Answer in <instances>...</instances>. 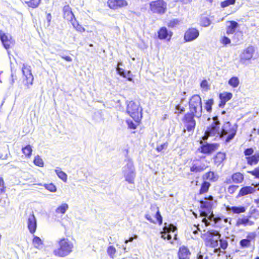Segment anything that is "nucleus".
<instances>
[{
    "instance_id": "obj_1",
    "label": "nucleus",
    "mask_w": 259,
    "mask_h": 259,
    "mask_svg": "<svg viewBox=\"0 0 259 259\" xmlns=\"http://www.w3.org/2000/svg\"><path fill=\"white\" fill-rule=\"evenodd\" d=\"M57 247L53 253L55 256L65 257L71 254L74 250L73 242L68 238L63 237L57 241Z\"/></svg>"
},
{
    "instance_id": "obj_2",
    "label": "nucleus",
    "mask_w": 259,
    "mask_h": 259,
    "mask_svg": "<svg viewBox=\"0 0 259 259\" xmlns=\"http://www.w3.org/2000/svg\"><path fill=\"white\" fill-rule=\"evenodd\" d=\"M199 211L201 217H206L217 205V201L212 195H207L199 200Z\"/></svg>"
},
{
    "instance_id": "obj_3",
    "label": "nucleus",
    "mask_w": 259,
    "mask_h": 259,
    "mask_svg": "<svg viewBox=\"0 0 259 259\" xmlns=\"http://www.w3.org/2000/svg\"><path fill=\"white\" fill-rule=\"evenodd\" d=\"M221 236L219 231L208 230L201 235L205 246L215 248L218 246L219 239Z\"/></svg>"
},
{
    "instance_id": "obj_4",
    "label": "nucleus",
    "mask_w": 259,
    "mask_h": 259,
    "mask_svg": "<svg viewBox=\"0 0 259 259\" xmlns=\"http://www.w3.org/2000/svg\"><path fill=\"white\" fill-rule=\"evenodd\" d=\"M198 115L187 112L185 113L181 118L182 124L183 126V132H188L193 133L196 126L195 117L199 118Z\"/></svg>"
},
{
    "instance_id": "obj_5",
    "label": "nucleus",
    "mask_w": 259,
    "mask_h": 259,
    "mask_svg": "<svg viewBox=\"0 0 259 259\" xmlns=\"http://www.w3.org/2000/svg\"><path fill=\"white\" fill-rule=\"evenodd\" d=\"M189 112L201 117L202 112V99L198 94L192 95L188 101Z\"/></svg>"
},
{
    "instance_id": "obj_6",
    "label": "nucleus",
    "mask_w": 259,
    "mask_h": 259,
    "mask_svg": "<svg viewBox=\"0 0 259 259\" xmlns=\"http://www.w3.org/2000/svg\"><path fill=\"white\" fill-rule=\"evenodd\" d=\"M237 125L232 124L229 121L225 122L220 134L221 137L226 138V142H228L232 139L236 134Z\"/></svg>"
},
{
    "instance_id": "obj_7",
    "label": "nucleus",
    "mask_w": 259,
    "mask_h": 259,
    "mask_svg": "<svg viewBox=\"0 0 259 259\" xmlns=\"http://www.w3.org/2000/svg\"><path fill=\"white\" fill-rule=\"evenodd\" d=\"M126 111L127 113L132 117L142 118V108L139 103L130 101L127 102Z\"/></svg>"
},
{
    "instance_id": "obj_8",
    "label": "nucleus",
    "mask_w": 259,
    "mask_h": 259,
    "mask_svg": "<svg viewBox=\"0 0 259 259\" xmlns=\"http://www.w3.org/2000/svg\"><path fill=\"white\" fill-rule=\"evenodd\" d=\"M145 217L151 223L158 224L159 225H161L162 224V217L158 207L151 206L150 209L145 214Z\"/></svg>"
},
{
    "instance_id": "obj_9",
    "label": "nucleus",
    "mask_w": 259,
    "mask_h": 259,
    "mask_svg": "<svg viewBox=\"0 0 259 259\" xmlns=\"http://www.w3.org/2000/svg\"><path fill=\"white\" fill-rule=\"evenodd\" d=\"M167 3L164 0H155L149 3V9L154 14L163 15L167 11Z\"/></svg>"
},
{
    "instance_id": "obj_10",
    "label": "nucleus",
    "mask_w": 259,
    "mask_h": 259,
    "mask_svg": "<svg viewBox=\"0 0 259 259\" xmlns=\"http://www.w3.org/2000/svg\"><path fill=\"white\" fill-rule=\"evenodd\" d=\"M21 71L22 73V82L24 85L28 89L33 84L34 80L31 66L27 64H23Z\"/></svg>"
},
{
    "instance_id": "obj_11",
    "label": "nucleus",
    "mask_w": 259,
    "mask_h": 259,
    "mask_svg": "<svg viewBox=\"0 0 259 259\" xmlns=\"http://www.w3.org/2000/svg\"><path fill=\"white\" fill-rule=\"evenodd\" d=\"M188 161H189V170L193 174L201 173L208 167V165L202 163L199 159H190Z\"/></svg>"
},
{
    "instance_id": "obj_12",
    "label": "nucleus",
    "mask_w": 259,
    "mask_h": 259,
    "mask_svg": "<svg viewBox=\"0 0 259 259\" xmlns=\"http://www.w3.org/2000/svg\"><path fill=\"white\" fill-rule=\"evenodd\" d=\"M201 145L198 149V150L202 154L206 155H210L212 153L217 151L220 146L218 143H208L207 142H203L200 141Z\"/></svg>"
},
{
    "instance_id": "obj_13",
    "label": "nucleus",
    "mask_w": 259,
    "mask_h": 259,
    "mask_svg": "<svg viewBox=\"0 0 259 259\" xmlns=\"http://www.w3.org/2000/svg\"><path fill=\"white\" fill-rule=\"evenodd\" d=\"M253 152L254 150L252 148H247L244 151L247 163L249 165H256L259 162V151L253 154Z\"/></svg>"
},
{
    "instance_id": "obj_14",
    "label": "nucleus",
    "mask_w": 259,
    "mask_h": 259,
    "mask_svg": "<svg viewBox=\"0 0 259 259\" xmlns=\"http://www.w3.org/2000/svg\"><path fill=\"white\" fill-rule=\"evenodd\" d=\"M254 52V47L252 45H249L242 51L240 56V62L244 64L250 61L253 58Z\"/></svg>"
},
{
    "instance_id": "obj_15",
    "label": "nucleus",
    "mask_w": 259,
    "mask_h": 259,
    "mask_svg": "<svg viewBox=\"0 0 259 259\" xmlns=\"http://www.w3.org/2000/svg\"><path fill=\"white\" fill-rule=\"evenodd\" d=\"M107 6L111 10L122 9L128 6L127 0H107Z\"/></svg>"
},
{
    "instance_id": "obj_16",
    "label": "nucleus",
    "mask_w": 259,
    "mask_h": 259,
    "mask_svg": "<svg viewBox=\"0 0 259 259\" xmlns=\"http://www.w3.org/2000/svg\"><path fill=\"white\" fill-rule=\"evenodd\" d=\"M213 122L207 127V133L211 134V136L219 135L220 133V127L221 123L217 116L212 118Z\"/></svg>"
},
{
    "instance_id": "obj_17",
    "label": "nucleus",
    "mask_w": 259,
    "mask_h": 259,
    "mask_svg": "<svg viewBox=\"0 0 259 259\" xmlns=\"http://www.w3.org/2000/svg\"><path fill=\"white\" fill-rule=\"evenodd\" d=\"M257 235L255 232H249L247 234L246 238L241 239L239 241V245L242 248H248L251 246V242H254Z\"/></svg>"
},
{
    "instance_id": "obj_18",
    "label": "nucleus",
    "mask_w": 259,
    "mask_h": 259,
    "mask_svg": "<svg viewBox=\"0 0 259 259\" xmlns=\"http://www.w3.org/2000/svg\"><path fill=\"white\" fill-rule=\"evenodd\" d=\"M244 181V176L243 174L239 171H237L233 173L230 178L227 179L224 183L226 184H230L231 183L239 184H241Z\"/></svg>"
},
{
    "instance_id": "obj_19",
    "label": "nucleus",
    "mask_w": 259,
    "mask_h": 259,
    "mask_svg": "<svg viewBox=\"0 0 259 259\" xmlns=\"http://www.w3.org/2000/svg\"><path fill=\"white\" fill-rule=\"evenodd\" d=\"M199 35V31L196 28L191 27L185 31L184 35L185 42H189L196 39Z\"/></svg>"
},
{
    "instance_id": "obj_20",
    "label": "nucleus",
    "mask_w": 259,
    "mask_h": 259,
    "mask_svg": "<svg viewBox=\"0 0 259 259\" xmlns=\"http://www.w3.org/2000/svg\"><path fill=\"white\" fill-rule=\"evenodd\" d=\"M0 39L4 48L7 50L14 45L15 41L12 37L4 33L2 30H0Z\"/></svg>"
},
{
    "instance_id": "obj_21",
    "label": "nucleus",
    "mask_w": 259,
    "mask_h": 259,
    "mask_svg": "<svg viewBox=\"0 0 259 259\" xmlns=\"http://www.w3.org/2000/svg\"><path fill=\"white\" fill-rule=\"evenodd\" d=\"M27 226L29 232L31 234H34L37 229V221L33 212H31L28 217Z\"/></svg>"
},
{
    "instance_id": "obj_22",
    "label": "nucleus",
    "mask_w": 259,
    "mask_h": 259,
    "mask_svg": "<svg viewBox=\"0 0 259 259\" xmlns=\"http://www.w3.org/2000/svg\"><path fill=\"white\" fill-rule=\"evenodd\" d=\"M256 191L254 187L251 186H243L239 189L238 193L236 194L235 198L239 199L245 196L253 194Z\"/></svg>"
},
{
    "instance_id": "obj_23",
    "label": "nucleus",
    "mask_w": 259,
    "mask_h": 259,
    "mask_svg": "<svg viewBox=\"0 0 259 259\" xmlns=\"http://www.w3.org/2000/svg\"><path fill=\"white\" fill-rule=\"evenodd\" d=\"M172 35L173 32L168 30L164 26L160 27L157 31V37L160 40H166L168 41L171 39Z\"/></svg>"
},
{
    "instance_id": "obj_24",
    "label": "nucleus",
    "mask_w": 259,
    "mask_h": 259,
    "mask_svg": "<svg viewBox=\"0 0 259 259\" xmlns=\"http://www.w3.org/2000/svg\"><path fill=\"white\" fill-rule=\"evenodd\" d=\"M251 218L250 216L248 215H242L241 218H239L236 222V226L240 227H247V226H252L254 225V222L250 220Z\"/></svg>"
},
{
    "instance_id": "obj_25",
    "label": "nucleus",
    "mask_w": 259,
    "mask_h": 259,
    "mask_svg": "<svg viewBox=\"0 0 259 259\" xmlns=\"http://www.w3.org/2000/svg\"><path fill=\"white\" fill-rule=\"evenodd\" d=\"M220 101L219 107L224 108L227 102L230 100L233 97V94L230 92H224L219 94Z\"/></svg>"
},
{
    "instance_id": "obj_26",
    "label": "nucleus",
    "mask_w": 259,
    "mask_h": 259,
    "mask_svg": "<svg viewBox=\"0 0 259 259\" xmlns=\"http://www.w3.org/2000/svg\"><path fill=\"white\" fill-rule=\"evenodd\" d=\"M177 255L179 259H190L191 252L187 246L182 245L179 247Z\"/></svg>"
},
{
    "instance_id": "obj_27",
    "label": "nucleus",
    "mask_w": 259,
    "mask_h": 259,
    "mask_svg": "<svg viewBox=\"0 0 259 259\" xmlns=\"http://www.w3.org/2000/svg\"><path fill=\"white\" fill-rule=\"evenodd\" d=\"M63 17L66 20L72 22L75 19L71 8L69 5H65L63 8Z\"/></svg>"
},
{
    "instance_id": "obj_28",
    "label": "nucleus",
    "mask_w": 259,
    "mask_h": 259,
    "mask_svg": "<svg viewBox=\"0 0 259 259\" xmlns=\"http://www.w3.org/2000/svg\"><path fill=\"white\" fill-rule=\"evenodd\" d=\"M219 175L212 170H209L205 172L202 176L203 180L208 181L210 183L217 182L219 180Z\"/></svg>"
},
{
    "instance_id": "obj_29",
    "label": "nucleus",
    "mask_w": 259,
    "mask_h": 259,
    "mask_svg": "<svg viewBox=\"0 0 259 259\" xmlns=\"http://www.w3.org/2000/svg\"><path fill=\"white\" fill-rule=\"evenodd\" d=\"M226 158V154L225 152H218L213 157V163L215 165L219 166L223 164Z\"/></svg>"
},
{
    "instance_id": "obj_30",
    "label": "nucleus",
    "mask_w": 259,
    "mask_h": 259,
    "mask_svg": "<svg viewBox=\"0 0 259 259\" xmlns=\"http://www.w3.org/2000/svg\"><path fill=\"white\" fill-rule=\"evenodd\" d=\"M211 186L209 182L206 180H203L199 185V189L198 191V195L205 194L208 192Z\"/></svg>"
},
{
    "instance_id": "obj_31",
    "label": "nucleus",
    "mask_w": 259,
    "mask_h": 259,
    "mask_svg": "<svg viewBox=\"0 0 259 259\" xmlns=\"http://www.w3.org/2000/svg\"><path fill=\"white\" fill-rule=\"evenodd\" d=\"M134 121L131 119H126L125 122L127 125L128 128L131 130H135L141 123V118H132Z\"/></svg>"
},
{
    "instance_id": "obj_32",
    "label": "nucleus",
    "mask_w": 259,
    "mask_h": 259,
    "mask_svg": "<svg viewBox=\"0 0 259 259\" xmlns=\"http://www.w3.org/2000/svg\"><path fill=\"white\" fill-rule=\"evenodd\" d=\"M227 209L228 210H230L233 214H237L244 213L246 210V207L243 205L232 206H228L227 207Z\"/></svg>"
},
{
    "instance_id": "obj_33",
    "label": "nucleus",
    "mask_w": 259,
    "mask_h": 259,
    "mask_svg": "<svg viewBox=\"0 0 259 259\" xmlns=\"http://www.w3.org/2000/svg\"><path fill=\"white\" fill-rule=\"evenodd\" d=\"M214 101L213 98H209L204 101V108L208 113H210L212 111V106Z\"/></svg>"
},
{
    "instance_id": "obj_34",
    "label": "nucleus",
    "mask_w": 259,
    "mask_h": 259,
    "mask_svg": "<svg viewBox=\"0 0 259 259\" xmlns=\"http://www.w3.org/2000/svg\"><path fill=\"white\" fill-rule=\"evenodd\" d=\"M229 22L230 25L227 27L226 33L230 35L235 32L236 28L238 26V24L235 21H230Z\"/></svg>"
},
{
    "instance_id": "obj_35",
    "label": "nucleus",
    "mask_w": 259,
    "mask_h": 259,
    "mask_svg": "<svg viewBox=\"0 0 259 259\" xmlns=\"http://www.w3.org/2000/svg\"><path fill=\"white\" fill-rule=\"evenodd\" d=\"M22 152L26 158H29L32 155V147L30 145L25 146L22 148Z\"/></svg>"
},
{
    "instance_id": "obj_36",
    "label": "nucleus",
    "mask_w": 259,
    "mask_h": 259,
    "mask_svg": "<svg viewBox=\"0 0 259 259\" xmlns=\"http://www.w3.org/2000/svg\"><path fill=\"white\" fill-rule=\"evenodd\" d=\"M32 242L34 247L37 249H40L44 244L42 240L37 236H34Z\"/></svg>"
},
{
    "instance_id": "obj_37",
    "label": "nucleus",
    "mask_w": 259,
    "mask_h": 259,
    "mask_svg": "<svg viewBox=\"0 0 259 259\" xmlns=\"http://www.w3.org/2000/svg\"><path fill=\"white\" fill-rule=\"evenodd\" d=\"M73 26V28L78 32L82 33L85 31V28L80 24L78 21H76V19L70 22Z\"/></svg>"
},
{
    "instance_id": "obj_38",
    "label": "nucleus",
    "mask_w": 259,
    "mask_h": 259,
    "mask_svg": "<svg viewBox=\"0 0 259 259\" xmlns=\"http://www.w3.org/2000/svg\"><path fill=\"white\" fill-rule=\"evenodd\" d=\"M248 215L256 220L259 217V210L256 207L251 206L248 213Z\"/></svg>"
},
{
    "instance_id": "obj_39",
    "label": "nucleus",
    "mask_w": 259,
    "mask_h": 259,
    "mask_svg": "<svg viewBox=\"0 0 259 259\" xmlns=\"http://www.w3.org/2000/svg\"><path fill=\"white\" fill-rule=\"evenodd\" d=\"M40 2L41 0H30L29 1L25 2V4L28 7L33 9L39 6Z\"/></svg>"
},
{
    "instance_id": "obj_40",
    "label": "nucleus",
    "mask_w": 259,
    "mask_h": 259,
    "mask_svg": "<svg viewBox=\"0 0 259 259\" xmlns=\"http://www.w3.org/2000/svg\"><path fill=\"white\" fill-rule=\"evenodd\" d=\"M239 186L235 185V184H231L230 185L227 189V192L228 194H229L230 195H234L235 194H236L237 190L239 188Z\"/></svg>"
},
{
    "instance_id": "obj_41",
    "label": "nucleus",
    "mask_w": 259,
    "mask_h": 259,
    "mask_svg": "<svg viewBox=\"0 0 259 259\" xmlns=\"http://www.w3.org/2000/svg\"><path fill=\"white\" fill-rule=\"evenodd\" d=\"M239 79L237 76H233L228 81V84L233 88H237L239 84Z\"/></svg>"
},
{
    "instance_id": "obj_42",
    "label": "nucleus",
    "mask_w": 259,
    "mask_h": 259,
    "mask_svg": "<svg viewBox=\"0 0 259 259\" xmlns=\"http://www.w3.org/2000/svg\"><path fill=\"white\" fill-rule=\"evenodd\" d=\"M55 172L58 177L61 180H62L64 182H66L67 180V175L65 172L61 170L59 168H57V169H55Z\"/></svg>"
},
{
    "instance_id": "obj_43",
    "label": "nucleus",
    "mask_w": 259,
    "mask_h": 259,
    "mask_svg": "<svg viewBox=\"0 0 259 259\" xmlns=\"http://www.w3.org/2000/svg\"><path fill=\"white\" fill-rule=\"evenodd\" d=\"M180 21L178 19H174L170 20L167 24V26L168 28H174L176 27L180 24Z\"/></svg>"
},
{
    "instance_id": "obj_44",
    "label": "nucleus",
    "mask_w": 259,
    "mask_h": 259,
    "mask_svg": "<svg viewBox=\"0 0 259 259\" xmlns=\"http://www.w3.org/2000/svg\"><path fill=\"white\" fill-rule=\"evenodd\" d=\"M68 208V205L66 203H63L60 206H58L56 211L57 213L64 214Z\"/></svg>"
},
{
    "instance_id": "obj_45",
    "label": "nucleus",
    "mask_w": 259,
    "mask_h": 259,
    "mask_svg": "<svg viewBox=\"0 0 259 259\" xmlns=\"http://www.w3.org/2000/svg\"><path fill=\"white\" fill-rule=\"evenodd\" d=\"M116 252V249L113 246L110 245L107 247V253L111 258H113L114 257Z\"/></svg>"
},
{
    "instance_id": "obj_46",
    "label": "nucleus",
    "mask_w": 259,
    "mask_h": 259,
    "mask_svg": "<svg viewBox=\"0 0 259 259\" xmlns=\"http://www.w3.org/2000/svg\"><path fill=\"white\" fill-rule=\"evenodd\" d=\"M200 86L202 90L207 92L210 89V84L206 79H203L200 83Z\"/></svg>"
},
{
    "instance_id": "obj_47",
    "label": "nucleus",
    "mask_w": 259,
    "mask_h": 259,
    "mask_svg": "<svg viewBox=\"0 0 259 259\" xmlns=\"http://www.w3.org/2000/svg\"><path fill=\"white\" fill-rule=\"evenodd\" d=\"M33 163L36 166L40 167H43L44 165V161L39 155H36L35 156L33 160Z\"/></svg>"
},
{
    "instance_id": "obj_48",
    "label": "nucleus",
    "mask_w": 259,
    "mask_h": 259,
    "mask_svg": "<svg viewBox=\"0 0 259 259\" xmlns=\"http://www.w3.org/2000/svg\"><path fill=\"white\" fill-rule=\"evenodd\" d=\"M135 177V173L134 171H131L125 177V180L129 183L134 184Z\"/></svg>"
},
{
    "instance_id": "obj_49",
    "label": "nucleus",
    "mask_w": 259,
    "mask_h": 259,
    "mask_svg": "<svg viewBox=\"0 0 259 259\" xmlns=\"http://www.w3.org/2000/svg\"><path fill=\"white\" fill-rule=\"evenodd\" d=\"M219 241L220 242V247L223 250H225L228 246V242L226 239L219 238Z\"/></svg>"
},
{
    "instance_id": "obj_50",
    "label": "nucleus",
    "mask_w": 259,
    "mask_h": 259,
    "mask_svg": "<svg viewBox=\"0 0 259 259\" xmlns=\"http://www.w3.org/2000/svg\"><path fill=\"white\" fill-rule=\"evenodd\" d=\"M236 0H225L221 3V7L223 8L234 5Z\"/></svg>"
},
{
    "instance_id": "obj_51",
    "label": "nucleus",
    "mask_w": 259,
    "mask_h": 259,
    "mask_svg": "<svg viewBox=\"0 0 259 259\" xmlns=\"http://www.w3.org/2000/svg\"><path fill=\"white\" fill-rule=\"evenodd\" d=\"M247 173L253 176L254 178L259 179V166L254 168L252 170L247 171Z\"/></svg>"
},
{
    "instance_id": "obj_52",
    "label": "nucleus",
    "mask_w": 259,
    "mask_h": 259,
    "mask_svg": "<svg viewBox=\"0 0 259 259\" xmlns=\"http://www.w3.org/2000/svg\"><path fill=\"white\" fill-rule=\"evenodd\" d=\"M44 186L47 190L51 192H55L57 190L55 185L52 183L49 184H44Z\"/></svg>"
},
{
    "instance_id": "obj_53",
    "label": "nucleus",
    "mask_w": 259,
    "mask_h": 259,
    "mask_svg": "<svg viewBox=\"0 0 259 259\" xmlns=\"http://www.w3.org/2000/svg\"><path fill=\"white\" fill-rule=\"evenodd\" d=\"M176 109L175 113L179 115L185 112V108L184 106H181L180 104H177L175 106Z\"/></svg>"
},
{
    "instance_id": "obj_54",
    "label": "nucleus",
    "mask_w": 259,
    "mask_h": 259,
    "mask_svg": "<svg viewBox=\"0 0 259 259\" xmlns=\"http://www.w3.org/2000/svg\"><path fill=\"white\" fill-rule=\"evenodd\" d=\"M220 42L222 44L224 45V46H226L227 45L230 44L231 41V39L229 37L226 36H223L221 38Z\"/></svg>"
},
{
    "instance_id": "obj_55",
    "label": "nucleus",
    "mask_w": 259,
    "mask_h": 259,
    "mask_svg": "<svg viewBox=\"0 0 259 259\" xmlns=\"http://www.w3.org/2000/svg\"><path fill=\"white\" fill-rule=\"evenodd\" d=\"M5 182L2 178H0V200L1 199V195L5 192L6 187L4 186Z\"/></svg>"
},
{
    "instance_id": "obj_56",
    "label": "nucleus",
    "mask_w": 259,
    "mask_h": 259,
    "mask_svg": "<svg viewBox=\"0 0 259 259\" xmlns=\"http://www.w3.org/2000/svg\"><path fill=\"white\" fill-rule=\"evenodd\" d=\"M11 83L13 84L15 81L17 79V76L16 74V70H14L13 68H11Z\"/></svg>"
},
{
    "instance_id": "obj_57",
    "label": "nucleus",
    "mask_w": 259,
    "mask_h": 259,
    "mask_svg": "<svg viewBox=\"0 0 259 259\" xmlns=\"http://www.w3.org/2000/svg\"><path fill=\"white\" fill-rule=\"evenodd\" d=\"M168 146V143L165 142L159 146H158L156 147L155 150L157 152H160L162 150H163L164 149L166 148Z\"/></svg>"
},
{
    "instance_id": "obj_58",
    "label": "nucleus",
    "mask_w": 259,
    "mask_h": 259,
    "mask_svg": "<svg viewBox=\"0 0 259 259\" xmlns=\"http://www.w3.org/2000/svg\"><path fill=\"white\" fill-rule=\"evenodd\" d=\"M176 2L179 3L182 5H187L191 4L192 0H176Z\"/></svg>"
},
{
    "instance_id": "obj_59",
    "label": "nucleus",
    "mask_w": 259,
    "mask_h": 259,
    "mask_svg": "<svg viewBox=\"0 0 259 259\" xmlns=\"http://www.w3.org/2000/svg\"><path fill=\"white\" fill-rule=\"evenodd\" d=\"M124 76H123V77L126 78L130 81L133 80V75L130 71L126 72V73L124 74Z\"/></svg>"
},
{
    "instance_id": "obj_60",
    "label": "nucleus",
    "mask_w": 259,
    "mask_h": 259,
    "mask_svg": "<svg viewBox=\"0 0 259 259\" xmlns=\"http://www.w3.org/2000/svg\"><path fill=\"white\" fill-rule=\"evenodd\" d=\"M116 70L118 72V73L120 74L122 76H125L124 74L126 73V72L124 70L121 68H120L119 66H117Z\"/></svg>"
},
{
    "instance_id": "obj_61",
    "label": "nucleus",
    "mask_w": 259,
    "mask_h": 259,
    "mask_svg": "<svg viewBox=\"0 0 259 259\" xmlns=\"http://www.w3.org/2000/svg\"><path fill=\"white\" fill-rule=\"evenodd\" d=\"M161 238H162L163 239L169 240L171 239V235L168 233H163L161 235Z\"/></svg>"
},
{
    "instance_id": "obj_62",
    "label": "nucleus",
    "mask_w": 259,
    "mask_h": 259,
    "mask_svg": "<svg viewBox=\"0 0 259 259\" xmlns=\"http://www.w3.org/2000/svg\"><path fill=\"white\" fill-rule=\"evenodd\" d=\"M223 218V217H217L213 218V221L215 224H219L221 222Z\"/></svg>"
},
{
    "instance_id": "obj_63",
    "label": "nucleus",
    "mask_w": 259,
    "mask_h": 259,
    "mask_svg": "<svg viewBox=\"0 0 259 259\" xmlns=\"http://www.w3.org/2000/svg\"><path fill=\"white\" fill-rule=\"evenodd\" d=\"M61 58L68 62H71L72 61L71 57L69 56H62Z\"/></svg>"
},
{
    "instance_id": "obj_64",
    "label": "nucleus",
    "mask_w": 259,
    "mask_h": 259,
    "mask_svg": "<svg viewBox=\"0 0 259 259\" xmlns=\"http://www.w3.org/2000/svg\"><path fill=\"white\" fill-rule=\"evenodd\" d=\"M170 232L169 231V228L167 227H164L163 228V232H161L162 234L163 233H169Z\"/></svg>"
}]
</instances>
